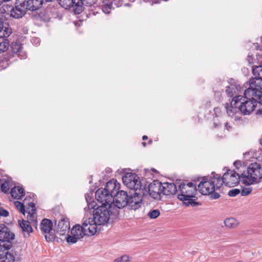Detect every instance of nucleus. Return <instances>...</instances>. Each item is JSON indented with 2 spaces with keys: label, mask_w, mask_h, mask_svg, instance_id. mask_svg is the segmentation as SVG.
I'll list each match as a JSON object with an SVG mask.
<instances>
[{
  "label": "nucleus",
  "mask_w": 262,
  "mask_h": 262,
  "mask_svg": "<svg viewBox=\"0 0 262 262\" xmlns=\"http://www.w3.org/2000/svg\"><path fill=\"white\" fill-rule=\"evenodd\" d=\"M12 8V6H10V5H7V4H4L0 8V12L2 14L6 13V14L10 15Z\"/></svg>",
  "instance_id": "obj_36"
},
{
  "label": "nucleus",
  "mask_w": 262,
  "mask_h": 262,
  "mask_svg": "<svg viewBox=\"0 0 262 262\" xmlns=\"http://www.w3.org/2000/svg\"><path fill=\"white\" fill-rule=\"evenodd\" d=\"M242 98V96H234L230 104H226V112L229 116H232L235 113L237 109L238 108L239 100Z\"/></svg>",
  "instance_id": "obj_17"
},
{
  "label": "nucleus",
  "mask_w": 262,
  "mask_h": 262,
  "mask_svg": "<svg viewBox=\"0 0 262 262\" xmlns=\"http://www.w3.org/2000/svg\"><path fill=\"white\" fill-rule=\"evenodd\" d=\"M86 202L88 203V207L89 209H94V207L95 206V205L96 204V202L94 201H93L92 203H90L88 202L87 199L86 198Z\"/></svg>",
  "instance_id": "obj_46"
},
{
  "label": "nucleus",
  "mask_w": 262,
  "mask_h": 262,
  "mask_svg": "<svg viewBox=\"0 0 262 262\" xmlns=\"http://www.w3.org/2000/svg\"><path fill=\"white\" fill-rule=\"evenodd\" d=\"M0 215L5 217L8 216L9 215V212L2 207H0Z\"/></svg>",
  "instance_id": "obj_45"
},
{
  "label": "nucleus",
  "mask_w": 262,
  "mask_h": 262,
  "mask_svg": "<svg viewBox=\"0 0 262 262\" xmlns=\"http://www.w3.org/2000/svg\"><path fill=\"white\" fill-rule=\"evenodd\" d=\"M217 110H218V108H214V111L216 112Z\"/></svg>",
  "instance_id": "obj_56"
},
{
  "label": "nucleus",
  "mask_w": 262,
  "mask_h": 262,
  "mask_svg": "<svg viewBox=\"0 0 262 262\" xmlns=\"http://www.w3.org/2000/svg\"><path fill=\"white\" fill-rule=\"evenodd\" d=\"M16 4L28 11H35L41 7V0H16Z\"/></svg>",
  "instance_id": "obj_14"
},
{
  "label": "nucleus",
  "mask_w": 262,
  "mask_h": 262,
  "mask_svg": "<svg viewBox=\"0 0 262 262\" xmlns=\"http://www.w3.org/2000/svg\"><path fill=\"white\" fill-rule=\"evenodd\" d=\"M225 126L226 127L227 129H228V127H229V126H228L227 123H226Z\"/></svg>",
  "instance_id": "obj_52"
},
{
  "label": "nucleus",
  "mask_w": 262,
  "mask_h": 262,
  "mask_svg": "<svg viewBox=\"0 0 262 262\" xmlns=\"http://www.w3.org/2000/svg\"><path fill=\"white\" fill-rule=\"evenodd\" d=\"M12 33V30L9 24L4 23L0 17V36L9 37Z\"/></svg>",
  "instance_id": "obj_24"
},
{
  "label": "nucleus",
  "mask_w": 262,
  "mask_h": 262,
  "mask_svg": "<svg viewBox=\"0 0 262 262\" xmlns=\"http://www.w3.org/2000/svg\"><path fill=\"white\" fill-rule=\"evenodd\" d=\"M120 184L117 183V181L112 179L107 182L105 187L103 188L109 194H112L113 196L115 194L119 189Z\"/></svg>",
  "instance_id": "obj_22"
},
{
  "label": "nucleus",
  "mask_w": 262,
  "mask_h": 262,
  "mask_svg": "<svg viewBox=\"0 0 262 262\" xmlns=\"http://www.w3.org/2000/svg\"><path fill=\"white\" fill-rule=\"evenodd\" d=\"M98 225L93 218L85 220L82 223L81 227L85 236H92L97 232V226Z\"/></svg>",
  "instance_id": "obj_15"
},
{
  "label": "nucleus",
  "mask_w": 262,
  "mask_h": 262,
  "mask_svg": "<svg viewBox=\"0 0 262 262\" xmlns=\"http://www.w3.org/2000/svg\"><path fill=\"white\" fill-rule=\"evenodd\" d=\"M1 190L3 192L5 193H7L10 189L9 187V182L6 181H5L4 182L2 183L1 185Z\"/></svg>",
  "instance_id": "obj_40"
},
{
  "label": "nucleus",
  "mask_w": 262,
  "mask_h": 262,
  "mask_svg": "<svg viewBox=\"0 0 262 262\" xmlns=\"http://www.w3.org/2000/svg\"><path fill=\"white\" fill-rule=\"evenodd\" d=\"M197 191L196 185L192 182L181 183L179 186L178 199L182 201L186 206L194 207L200 205L201 203L196 201L195 196Z\"/></svg>",
  "instance_id": "obj_3"
},
{
  "label": "nucleus",
  "mask_w": 262,
  "mask_h": 262,
  "mask_svg": "<svg viewBox=\"0 0 262 262\" xmlns=\"http://www.w3.org/2000/svg\"><path fill=\"white\" fill-rule=\"evenodd\" d=\"M252 191L251 187L243 188L241 191V195L242 196H246L250 194Z\"/></svg>",
  "instance_id": "obj_43"
},
{
  "label": "nucleus",
  "mask_w": 262,
  "mask_h": 262,
  "mask_svg": "<svg viewBox=\"0 0 262 262\" xmlns=\"http://www.w3.org/2000/svg\"><path fill=\"white\" fill-rule=\"evenodd\" d=\"M70 221L68 218L62 217L58 221L57 226V232L60 235H64L67 232H69Z\"/></svg>",
  "instance_id": "obj_18"
},
{
  "label": "nucleus",
  "mask_w": 262,
  "mask_h": 262,
  "mask_svg": "<svg viewBox=\"0 0 262 262\" xmlns=\"http://www.w3.org/2000/svg\"><path fill=\"white\" fill-rule=\"evenodd\" d=\"M221 187V181L220 175L215 172H212L211 176L209 179L203 177L198 185V188L201 193L203 195H209L212 199H219L221 195L217 191Z\"/></svg>",
  "instance_id": "obj_2"
},
{
  "label": "nucleus",
  "mask_w": 262,
  "mask_h": 262,
  "mask_svg": "<svg viewBox=\"0 0 262 262\" xmlns=\"http://www.w3.org/2000/svg\"><path fill=\"white\" fill-rule=\"evenodd\" d=\"M101 10L105 14H109L113 8V0H101Z\"/></svg>",
  "instance_id": "obj_27"
},
{
  "label": "nucleus",
  "mask_w": 262,
  "mask_h": 262,
  "mask_svg": "<svg viewBox=\"0 0 262 262\" xmlns=\"http://www.w3.org/2000/svg\"><path fill=\"white\" fill-rule=\"evenodd\" d=\"M71 234L80 239L82 238L84 236L83 231L80 224H76L73 226L71 230Z\"/></svg>",
  "instance_id": "obj_29"
},
{
  "label": "nucleus",
  "mask_w": 262,
  "mask_h": 262,
  "mask_svg": "<svg viewBox=\"0 0 262 262\" xmlns=\"http://www.w3.org/2000/svg\"><path fill=\"white\" fill-rule=\"evenodd\" d=\"M224 224L226 227L232 229L234 228L238 225V222L234 218H228L224 221Z\"/></svg>",
  "instance_id": "obj_34"
},
{
  "label": "nucleus",
  "mask_w": 262,
  "mask_h": 262,
  "mask_svg": "<svg viewBox=\"0 0 262 262\" xmlns=\"http://www.w3.org/2000/svg\"><path fill=\"white\" fill-rule=\"evenodd\" d=\"M78 239H80V238L71 234L70 235L68 234L66 237L67 242L70 245L76 243Z\"/></svg>",
  "instance_id": "obj_38"
},
{
  "label": "nucleus",
  "mask_w": 262,
  "mask_h": 262,
  "mask_svg": "<svg viewBox=\"0 0 262 262\" xmlns=\"http://www.w3.org/2000/svg\"><path fill=\"white\" fill-rule=\"evenodd\" d=\"M58 1L59 4L66 9L72 7L74 12V5L78 3V1L80 0H58Z\"/></svg>",
  "instance_id": "obj_28"
},
{
  "label": "nucleus",
  "mask_w": 262,
  "mask_h": 262,
  "mask_svg": "<svg viewBox=\"0 0 262 262\" xmlns=\"http://www.w3.org/2000/svg\"><path fill=\"white\" fill-rule=\"evenodd\" d=\"M226 170V172L224 173L222 178L220 176L221 186L224 184L227 186L232 187L238 185L240 181L242 182L243 172L239 171L238 172H241L239 173L229 169H227Z\"/></svg>",
  "instance_id": "obj_5"
},
{
  "label": "nucleus",
  "mask_w": 262,
  "mask_h": 262,
  "mask_svg": "<svg viewBox=\"0 0 262 262\" xmlns=\"http://www.w3.org/2000/svg\"><path fill=\"white\" fill-rule=\"evenodd\" d=\"M157 185V189L164 195H173L178 192L177 186L174 183L158 182Z\"/></svg>",
  "instance_id": "obj_16"
},
{
  "label": "nucleus",
  "mask_w": 262,
  "mask_h": 262,
  "mask_svg": "<svg viewBox=\"0 0 262 262\" xmlns=\"http://www.w3.org/2000/svg\"><path fill=\"white\" fill-rule=\"evenodd\" d=\"M18 225L21 229L22 233L26 237L30 236V233L33 232L31 223L28 220H18Z\"/></svg>",
  "instance_id": "obj_21"
},
{
  "label": "nucleus",
  "mask_w": 262,
  "mask_h": 262,
  "mask_svg": "<svg viewBox=\"0 0 262 262\" xmlns=\"http://www.w3.org/2000/svg\"><path fill=\"white\" fill-rule=\"evenodd\" d=\"M97 0H80L78 3L74 5V13L79 14L82 12L84 6L91 7L94 5Z\"/></svg>",
  "instance_id": "obj_19"
},
{
  "label": "nucleus",
  "mask_w": 262,
  "mask_h": 262,
  "mask_svg": "<svg viewBox=\"0 0 262 262\" xmlns=\"http://www.w3.org/2000/svg\"><path fill=\"white\" fill-rule=\"evenodd\" d=\"M158 186L156 184H150L148 186V192L150 195L154 199H157L160 196V191L158 190Z\"/></svg>",
  "instance_id": "obj_32"
},
{
  "label": "nucleus",
  "mask_w": 262,
  "mask_h": 262,
  "mask_svg": "<svg viewBox=\"0 0 262 262\" xmlns=\"http://www.w3.org/2000/svg\"><path fill=\"white\" fill-rule=\"evenodd\" d=\"M14 205H15V207H16V208L18 210H19L21 213L25 214V207H24V205L20 202L15 201L14 202Z\"/></svg>",
  "instance_id": "obj_42"
},
{
  "label": "nucleus",
  "mask_w": 262,
  "mask_h": 262,
  "mask_svg": "<svg viewBox=\"0 0 262 262\" xmlns=\"http://www.w3.org/2000/svg\"><path fill=\"white\" fill-rule=\"evenodd\" d=\"M249 86L244 91L243 101L239 100L238 109L244 115L251 114L255 108L257 104H262V92L253 86Z\"/></svg>",
  "instance_id": "obj_1"
},
{
  "label": "nucleus",
  "mask_w": 262,
  "mask_h": 262,
  "mask_svg": "<svg viewBox=\"0 0 262 262\" xmlns=\"http://www.w3.org/2000/svg\"><path fill=\"white\" fill-rule=\"evenodd\" d=\"M14 236L9 228L4 224H0V243L4 249L9 250L12 247V243L10 241L13 239Z\"/></svg>",
  "instance_id": "obj_8"
},
{
  "label": "nucleus",
  "mask_w": 262,
  "mask_h": 262,
  "mask_svg": "<svg viewBox=\"0 0 262 262\" xmlns=\"http://www.w3.org/2000/svg\"><path fill=\"white\" fill-rule=\"evenodd\" d=\"M147 138H147V136H145V135H144V136H143L142 137V139H143V140H146V139H147Z\"/></svg>",
  "instance_id": "obj_51"
},
{
  "label": "nucleus",
  "mask_w": 262,
  "mask_h": 262,
  "mask_svg": "<svg viewBox=\"0 0 262 262\" xmlns=\"http://www.w3.org/2000/svg\"><path fill=\"white\" fill-rule=\"evenodd\" d=\"M29 206L31 207V211H30L29 212L27 219L29 222L30 221L32 223H36L37 215L35 204L33 203H31L29 204Z\"/></svg>",
  "instance_id": "obj_30"
},
{
  "label": "nucleus",
  "mask_w": 262,
  "mask_h": 262,
  "mask_svg": "<svg viewBox=\"0 0 262 262\" xmlns=\"http://www.w3.org/2000/svg\"><path fill=\"white\" fill-rule=\"evenodd\" d=\"M3 250H6L4 249V247H2V245H1V243H0V260L2 259L4 256V253H3Z\"/></svg>",
  "instance_id": "obj_48"
},
{
  "label": "nucleus",
  "mask_w": 262,
  "mask_h": 262,
  "mask_svg": "<svg viewBox=\"0 0 262 262\" xmlns=\"http://www.w3.org/2000/svg\"><path fill=\"white\" fill-rule=\"evenodd\" d=\"M122 181L128 188L138 190L143 188L140 178L135 173L127 172L122 177Z\"/></svg>",
  "instance_id": "obj_9"
},
{
  "label": "nucleus",
  "mask_w": 262,
  "mask_h": 262,
  "mask_svg": "<svg viewBox=\"0 0 262 262\" xmlns=\"http://www.w3.org/2000/svg\"><path fill=\"white\" fill-rule=\"evenodd\" d=\"M142 145L144 146H145L146 144L145 142H142Z\"/></svg>",
  "instance_id": "obj_53"
},
{
  "label": "nucleus",
  "mask_w": 262,
  "mask_h": 262,
  "mask_svg": "<svg viewBox=\"0 0 262 262\" xmlns=\"http://www.w3.org/2000/svg\"><path fill=\"white\" fill-rule=\"evenodd\" d=\"M95 198L101 205L112 208L113 205V195L109 194L103 188H99L95 192Z\"/></svg>",
  "instance_id": "obj_12"
},
{
  "label": "nucleus",
  "mask_w": 262,
  "mask_h": 262,
  "mask_svg": "<svg viewBox=\"0 0 262 262\" xmlns=\"http://www.w3.org/2000/svg\"><path fill=\"white\" fill-rule=\"evenodd\" d=\"M262 179V164L258 162L252 163L243 171L242 183L246 185L256 184Z\"/></svg>",
  "instance_id": "obj_4"
},
{
  "label": "nucleus",
  "mask_w": 262,
  "mask_h": 262,
  "mask_svg": "<svg viewBox=\"0 0 262 262\" xmlns=\"http://www.w3.org/2000/svg\"><path fill=\"white\" fill-rule=\"evenodd\" d=\"M130 2H134L135 0H128Z\"/></svg>",
  "instance_id": "obj_54"
},
{
  "label": "nucleus",
  "mask_w": 262,
  "mask_h": 262,
  "mask_svg": "<svg viewBox=\"0 0 262 262\" xmlns=\"http://www.w3.org/2000/svg\"><path fill=\"white\" fill-rule=\"evenodd\" d=\"M5 251L6 250H3L4 256L1 260L4 261L5 262H13L14 261V255L8 251L5 252Z\"/></svg>",
  "instance_id": "obj_35"
},
{
  "label": "nucleus",
  "mask_w": 262,
  "mask_h": 262,
  "mask_svg": "<svg viewBox=\"0 0 262 262\" xmlns=\"http://www.w3.org/2000/svg\"><path fill=\"white\" fill-rule=\"evenodd\" d=\"M239 193L240 190L237 188H235L229 190L228 194L230 196L234 197L236 196Z\"/></svg>",
  "instance_id": "obj_44"
},
{
  "label": "nucleus",
  "mask_w": 262,
  "mask_h": 262,
  "mask_svg": "<svg viewBox=\"0 0 262 262\" xmlns=\"http://www.w3.org/2000/svg\"><path fill=\"white\" fill-rule=\"evenodd\" d=\"M160 214V210L158 209L151 210L148 213V216L150 219H155L157 218Z\"/></svg>",
  "instance_id": "obj_39"
},
{
  "label": "nucleus",
  "mask_w": 262,
  "mask_h": 262,
  "mask_svg": "<svg viewBox=\"0 0 262 262\" xmlns=\"http://www.w3.org/2000/svg\"><path fill=\"white\" fill-rule=\"evenodd\" d=\"M27 13V11L22 7L18 6V4L15 2V7H12L10 16L14 18H21Z\"/></svg>",
  "instance_id": "obj_23"
},
{
  "label": "nucleus",
  "mask_w": 262,
  "mask_h": 262,
  "mask_svg": "<svg viewBox=\"0 0 262 262\" xmlns=\"http://www.w3.org/2000/svg\"><path fill=\"white\" fill-rule=\"evenodd\" d=\"M146 192L145 187L138 190H134V192L129 195L127 206L134 210L141 208L143 204V196L146 194Z\"/></svg>",
  "instance_id": "obj_7"
},
{
  "label": "nucleus",
  "mask_w": 262,
  "mask_h": 262,
  "mask_svg": "<svg viewBox=\"0 0 262 262\" xmlns=\"http://www.w3.org/2000/svg\"><path fill=\"white\" fill-rule=\"evenodd\" d=\"M53 228L52 222L47 219H44L42 220L40 224V230L41 232L46 234L45 235V238L48 242H53L55 239V234L52 232Z\"/></svg>",
  "instance_id": "obj_11"
},
{
  "label": "nucleus",
  "mask_w": 262,
  "mask_h": 262,
  "mask_svg": "<svg viewBox=\"0 0 262 262\" xmlns=\"http://www.w3.org/2000/svg\"><path fill=\"white\" fill-rule=\"evenodd\" d=\"M252 74L254 77L249 80V84H250L251 88L254 86L262 92V65L253 67Z\"/></svg>",
  "instance_id": "obj_10"
},
{
  "label": "nucleus",
  "mask_w": 262,
  "mask_h": 262,
  "mask_svg": "<svg viewBox=\"0 0 262 262\" xmlns=\"http://www.w3.org/2000/svg\"><path fill=\"white\" fill-rule=\"evenodd\" d=\"M10 193L12 197L17 200L21 199L25 194V190L21 186H14Z\"/></svg>",
  "instance_id": "obj_26"
},
{
  "label": "nucleus",
  "mask_w": 262,
  "mask_h": 262,
  "mask_svg": "<svg viewBox=\"0 0 262 262\" xmlns=\"http://www.w3.org/2000/svg\"><path fill=\"white\" fill-rule=\"evenodd\" d=\"M129 195L124 190H118L113 197V205L118 208L127 206Z\"/></svg>",
  "instance_id": "obj_13"
},
{
  "label": "nucleus",
  "mask_w": 262,
  "mask_h": 262,
  "mask_svg": "<svg viewBox=\"0 0 262 262\" xmlns=\"http://www.w3.org/2000/svg\"><path fill=\"white\" fill-rule=\"evenodd\" d=\"M11 55L7 53L3 55V57H0V70H4L9 66V60L11 58Z\"/></svg>",
  "instance_id": "obj_31"
},
{
  "label": "nucleus",
  "mask_w": 262,
  "mask_h": 262,
  "mask_svg": "<svg viewBox=\"0 0 262 262\" xmlns=\"http://www.w3.org/2000/svg\"><path fill=\"white\" fill-rule=\"evenodd\" d=\"M32 41H33V43H35V44H37L39 41V40L37 38H34L32 39Z\"/></svg>",
  "instance_id": "obj_50"
},
{
  "label": "nucleus",
  "mask_w": 262,
  "mask_h": 262,
  "mask_svg": "<svg viewBox=\"0 0 262 262\" xmlns=\"http://www.w3.org/2000/svg\"><path fill=\"white\" fill-rule=\"evenodd\" d=\"M10 0H3L4 2H9L10 1Z\"/></svg>",
  "instance_id": "obj_55"
},
{
  "label": "nucleus",
  "mask_w": 262,
  "mask_h": 262,
  "mask_svg": "<svg viewBox=\"0 0 262 262\" xmlns=\"http://www.w3.org/2000/svg\"><path fill=\"white\" fill-rule=\"evenodd\" d=\"M247 60H248L249 63H251L253 62V58L252 56H251L250 55L248 56Z\"/></svg>",
  "instance_id": "obj_49"
},
{
  "label": "nucleus",
  "mask_w": 262,
  "mask_h": 262,
  "mask_svg": "<svg viewBox=\"0 0 262 262\" xmlns=\"http://www.w3.org/2000/svg\"><path fill=\"white\" fill-rule=\"evenodd\" d=\"M11 48L12 53L17 55L20 59H25L27 57L26 52L23 50V45L19 42H13Z\"/></svg>",
  "instance_id": "obj_20"
},
{
  "label": "nucleus",
  "mask_w": 262,
  "mask_h": 262,
  "mask_svg": "<svg viewBox=\"0 0 262 262\" xmlns=\"http://www.w3.org/2000/svg\"><path fill=\"white\" fill-rule=\"evenodd\" d=\"M241 91V86L239 85L231 84L226 87V92L228 96L231 97L239 96L238 92Z\"/></svg>",
  "instance_id": "obj_25"
},
{
  "label": "nucleus",
  "mask_w": 262,
  "mask_h": 262,
  "mask_svg": "<svg viewBox=\"0 0 262 262\" xmlns=\"http://www.w3.org/2000/svg\"><path fill=\"white\" fill-rule=\"evenodd\" d=\"M112 208L101 205L93 211V215L94 221L98 225H104L110 220L112 213Z\"/></svg>",
  "instance_id": "obj_6"
},
{
  "label": "nucleus",
  "mask_w": 262,
  "mask_h": 262,
  "mask_svg": "<svg viewBox=\"0 0 262 262\" xmlns=\"http://www.w3.org/2000/svg\"><path fill=\"white\" fill-rule=\"evenodd\" d=\"M234 165L237 170H239L240 167H242L241 163L239 161H235L234 162Z\"/></svg>",
  "instance_id": "obj_47"
},
{
  "label": "nucleus",
  "mask_w": 262,
  "mask_h": 262,
  "mask_svg": "<svg viewBox=\"0 0 262 262\" xmlns=\"http://www.w3.org/2000/svg\"><path fill=\"white\" fill-rule=\"evenodd\" d=\"M131 257L128 255H123L120 257H118L114 260V262H129Z\"/></svg>",
  "instance_id": "obj_37"
},
{
  "label": "nucleus",
  "mask_w": 262,
  "mask_h": 262,
  "mask_svg": "<svg viewBox=\"0 0 262 262\" xmlns=\"http://www.w3.org/2000/svg\"><path fill=\"white\" fill-rule=\"evenodd\" d=\"M5 36H0V53L7 51L9 47V42Z\"/></svg>",
  "instance_id": "obj_33"
},
{
  "label": "nucleus",
  "mask_w": 262,
  "mask_h": 262,
  "mask_svg": "<svg viewBox=\"0 0 262 262\" xmlns=\"http://www.w3.org/2000/svg\"><path fill=\"white\" fill-rule=\"evenodd\" d=\"M90 8L88 9L89 11V15L93 14L95 15L97 13H98V10H101L100 6L99 7H95L94 5H92V8L91 7H89Z\"/></svg>",
  "instance_id": "obj_41"
}]
</instances>
